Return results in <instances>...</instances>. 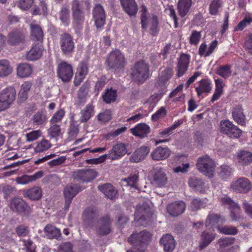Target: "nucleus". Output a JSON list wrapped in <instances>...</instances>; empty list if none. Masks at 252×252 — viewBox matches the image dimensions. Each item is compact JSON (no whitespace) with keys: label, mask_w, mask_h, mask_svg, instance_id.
I'll use <instances>...</instances> for the list:
<instances>
[{"label":"nucleus","mask_w":252,"mask_h":252,"mask_svg":"<svg viewBox=\"0 0 252 252\" xmlns=\"http://www.w3.org/2000/svg\"><path fill=\"white\" fill-rule=\"evenodd\" d=\"M130 76L133 81L144 83L150 76L149 65L144 60L135 63L130 68Z\"/></svg>","instance_id":"nucleus-1"},{"label":"nucleus","mask_w":252,"mask_h":252,"mask_svg":"<svg viewBox=\"0 0 252 252\" xmlns=\"http://www.w3.org/2000/svg\"><path fill=\"white\" fill-rule=\"evenodd\" d=\"M106 63L109 70L118 73L124 68L126 61L124 54L119 50L116 49L109 54Z\"/></svg>","instance_id":"nucleus-2"},{"label":"nucleus","mask_w":252,"mask_h":252,"mask_svg":"<svg viewBox=\"0 0 252 252\" xmlns=\"http://www.w3.org/2000/svg\"><path fill=\"white\" fill-rule=\"evenodd\" d=\"M134 215L135 220H137L138 225L146 226L151 221L153 214L149 205L144 203L137 206Z\"/></svg>","instance_id":"nucleus-3"},{"label":"nucleus","mask_w":252,"mask_h":252,"mask_svg":"<svg viewBox=\"0 0 252 252\" xmlns=\"http://www.w3.org/2000/svg\"><path fill=\"white\" fill-rule=\"evenodd\" d=\"M71 10L73 27L76 31H80L82 28L85 16L78 0H73L72 1Z\"/></svg>","instance_id":"nucleus-4"},{"label":"nucleus","mask_w":252,"mask_h":252,"mask_svg":"<svg viewBox=\"0 0 252 252\" xmlns=\"http://www.w3.org/2000/svg\"><path fill=\"white\" fill-rule=\"evenodd\" d=\"M196 166L198 170L205 175L211 177L215 169V163L207 155L203 156L198 158Z\"/></svg>","instance_id":"nucleus-5"},{"label":"nucleus","mask_w":252,"mask_h":252,"mask_svg":"<svg viewBox=\"0 0 252 252\" xmlns=\"http://www.w3.org/2000/svg\"><path fill=\"white\" fill-rule=\"evenodd\" d=\"M112 220L109 215L106 214L101 217L97 221L95 227L97 235L106 236L109 234L112 230Z\"/></svg>","instance_id":"nucleus-6"},{"label":"nucleus","mask_w":252,"mask_h":252,"mask_svg":"<svg viewBox=\"0 0 252 252\" xmlns=\"http://www.w3.org/2000/svg\"><path fill=\"white\" fill-rule=\"evenodd\" d=\"M97 176L95 170L91 168L78 169L72 172V177L78 181L82 183L90 182L94 180Z\"/></svg>","instance_id":"nucleus-7"},{"label":"nucleus","mask_w":252,"mask_h":252,"mask_svg":"<svg viewBox=\"0 0 252 252\" xmlns=\"http://www.w3.org/2000/svg\"><path fill=\"white\" fill-rule=\"evenodd\" d=\"M11 209L15 213L24 214L28 216L32 212V209L30 205L23 199L15 197L11 200L10 203Z\"/></svg>","instance_id":"nucleus-8"},{"label":"nucleus","mask_w":252,"mask_h":252,"mask_svg":"<svg viewBox=\"0 0 252 252\" xmlns=\"http://www.w3.org/2000/svg\"><path fill=\"white\" fill-rule=\"evenodd\" d=\"M221 132L231 138H239L242 131L232 122L228 120H224L220 122Z\"/></svg>","instance_id":"nucleus-9"},{"label":"nucleus","mask_w":252,"mask_h":252,"mask_svg":"<svg viewBox=\"0 0 252 252\" xmlns=\"http://www.w3.org/2000/svg\"><path fill=\"white\" fill-rule=\"evenodd\" d=\"M151 234L146 230H143L136 234H132L128 239V241L131 244L137 246L143 247L151 240Z\"/></svg>","instance_id":"nucleus-10"},{"label":"nucleus","mask_w":252,"mask_h":252,"mask_svg":"<svg viewBox=\"0 0 252 252\" xmlns=\"http://www.w3.org/2000/svg\"><path fill=\"white\" fill-rule=\"evenodd\" d=\"M57 73L59 77L63 82H68L73 74L72 67L66 62L62 61L58 65Z\"/></svg>","instance_id":"nucleus-11"},{"label":"nucleus","mask_w":252,"mask_h":252,"mask_svg":"<svg viewBox=\"0 0 252 252\" xmlns=\"http://www.w3.org/2000/svg\"><path fill=\"white\" fill-rule=\"evenodd\" d=\"M60 43L63 55H68L73 52L74 43L72 37L69 34L65 33L62 34Z\"/></svg>","instance_id":"nucleus-12"},{"label":"nucleus","mask_w":252,"mask_h":252,"mask_svg":"<svg viewBox=\"0 0 252 252\" xmlns=\"http://www.w3.org/2000/svg\"><path fill=\"white\" fill-rule=\"evenodd\" d=\"M231 188L236 191L246 193L251 189L252 184L248 179L241 177L233 181L231 184Z\"/></svg>","instance_id":"nucleus-13"},{"label":"nucleus","mask_w":252,"mask_h":252,"mask_svg":"<svg viewBox=\"0 0 252 252\" xmlns=\"http://www.w3.org/2000/svg\"><path fill=\"white\" fill-rule=\"evenodd\" d=\"M27 38L26 32L16 30L9 33L8 43L11 45L16 46L25 43Z\"/></svg>","instance_id":"nucleus-14"},{"label":"nucleus","mask_w":252,"mask_h":252,"mask_svg":"<svg viewBox=\"0 0 252 252\" xmlns=\"http://www.w3.org/2000/svg\"><path fill=\"white\" fill-rule=\"evenodd\" d=\"M99 216L98 209L94 206L87 208L83 213V218L85 223L89 227L93 228L94 226V220Z\"/></svg>","instance_id":"nucleus-15"},{"label":"nucleus","mask_w":252,"mask_h":252,"mask_svg":"<svg viewBox=\"0 0 252 252\" xmlns=\"http://www.w3.org/2000/svg\"><path fill=\"white\" fill-rule=\"evenodd\" d=\"M93 17L97 29L102 27L105 23L106 14L102 6L96 4L93 9Z\"/></svg>","instance_id":"nucleus-16"},{"label":"nucleus","mask_w":252,"mask_h":252,"mask_svg":"<svg viewBox=\"0 0 252 252\" xmlns=\"http://www.w3.org/2000/svg\"><path fill=\"white\" fill-rule=\"evenodd\" d=\"M44 47L43 44L34 43L26 54V59L29 61H36L42 56Z\"/></svg>","instance_id":"nucleus-17"},{"label":"nucleus","mask_w":252,"mask_h":252,"mask_svg":"<svg viewBox=\"0 0 252 252\" xmlns=\"http://www.w3.org/2000/svg\"><path fill=\"white\" fill-rule=\"evenodd\" d=\"M186 204L182 201H175L168 204L166 207L167 213L172 217H178L185 211Z\"/></svg>","instance_id":"nucleus-18"},{"label":"nucleus","mask_w":252,"mask_h":252,"mask_svg":"<svg viewBox=\"0 0 252 252\" xmlns=\"http://www.w3.org/2000/svg\"><path fill=\"white\" fill-rule=\"evenodd\" d=\"M190 61V56L186 54H182L178 59L177 65L176 75L178 77L182 76L187 71Z\"/></svg>","instance_id":"nucleus-19"},{"label":"nucleus","mask_w":252,"mask_h":252,"mask_svg":"<svg viewBox=\"0 0 252 252\" xmlns=\"http://www.w3.org/2000/svg\"><path fill=\"white\" fill-rule=\"evenodd\" d=\"M30 29L31 38L34 43L43 44L44 33L41 26L38 24L31 23Z\"/></svg>","instance_id":"nucleus-20"},{"label":"nucleus","mask_w":252,"mask_h":252,"mask_svg":"<svg viewBox=\"0 0 252 252\" xmlns=\"http://www.w3.org/2000/svg\"><path fill=\"white\" fill-rule=\"evenodd\" d=\"M150 152L148 146H142L136 149L129 158L131 162L138 163L143 160Z\"/></svg>","instance_id":"nucleus-21"},{"label":"nucleus","mask_w":252,"mask_h":252,"mask_svg":"<svg viewBox=\"0 0 252 252\" xmlns=\"http://www.w3.org/2000/svg\"><path fill=\"white\" fill-rule=\"evenodd\" d=\"M126 153V149L125 144L118 143L114 145L109 154L108 158L111 160L118 159Z\"/></svg>","instance_id":"nucleus-22"},{"label":"nucleus","mask_w":252,"mask_h":252,"mask_svg":"<svg viewBox=\"0 0 252 252\" xmlns=\"http://www.w3.org/2000/svg\"><path fill=\"white\" fill-rule=\"evenodd\" d=\"M43 175V172L39 171L32 175L24 174L21 176H18L15 178V181L17 184L24 185L41 178Z\"/></svg>","instance_id":"nucleus-23"},{"label":"nucleus","mask_w":252,"mask_h":252,"mask_svg":"<svg viewBox=\"0 0 252 252\" xmlns=\"http://www.w3.org/2000/svg\"><path fill=\"white\" fill-rule=\"evenodd\" d=\"M153 173V182L156 186L162 187L166 184L167 179L161 168L154 169Z\"/></svg>","instance_id":"nucleus-24"},{"label":"nucleus","mask_w":252,"mask_h":252,"mask_svg":"<svg viewBox=\"0 0 252 252\" xmlns=\"http://www.w3.org/2000/svg\"><path fill=\"white\" fill-rule=\"evenodd\" d=\"M160 244L165 252H172L175 247V241L169 234L164 235L160 239Z\"/></svg>","instance_id":"nucleus-25"},{"label":"nucleus","mask_w":252,"mask_h":252,"mask_svg":"<svg viewBox=\"0 0 252 252\" xmlns=\"http://www.w3.org/2000/svg\"><path fill=\"white\" fill-rule=\"evenodd\" d=\"M42 190L38 187H33L29 189L23 191V195L31 200L36 201L39 200L42 196Z\"/></svg>","instance_id":"nucleus-26"},{"label":"nucleus","mask_w":252,"mask_h":252,"mask_svg":"<svg viewBox=\"0 0 252 252\" xmlns=\"http://www.w3.org/2000/svg\"><path fill=\"white\" fill-rule=\"evenodd\" d=\"M171 154V151L167 147H158L152 152L151 156L154 160H160L166 159Z\"/></svg>","instance_id":"nucleus-27"},{"label":"nucleus","mask_w":252,"mask_h":252,"mask_svg":"<svg viewBox=\"0 0 252 252\" xmlns=\"http://www.w3.org/2000/svg\"><path fill=\"white\" fill-rule=\"evenodd\" d=\"M235 239L232 237H224L220 238L218 241L220 245L218 249L219 252H231L233 250L232 245L234 244Z\"/></svg>","instance_id":"nucleus-28"},{"label":"nucleus","mask_w":252,"mask_h":252,"mask_svg":"<svg viewBox=\"0 0 252 252\" xmlns=\"http://www.w3.org/2000/svg\"><path fill=\"white\" fill-rule=\"evenodd\" d=\"M132 134L141 138L146 137L150 132V127L145 123H140L130 129Z\"/></svg>","instance_id":"nucleus-29"},{"label":"nucleus","mask_w":252,"mask_h":252,"mask_svg":"<svg viewBox=\"0 0 252 252\" xmlns=\"http://www.w3.org/2000/svg\"><path fill=\"white\" fill-rule=\"evenodd\" d=\"M125 11L129 16L135 15L138 11V5L135 0H120Z\"/></svg>","instance_id":"nucleus-30"},{"label":"nucleus","mask_w":252,"mask_h":252,"mask_svg":"<svg viewBox=\"0 0 252 252\" xmlns=\"http://www.w3.org/2000/svg\"><path fill=\"white\" fill-rule=\"evenodd\" d=\"M16 92L13 87H8L3 90L0 94V98L10 105L15 99Z\"/></svg>","instance_id":"nucleus-31"},{"label":"nucleus","mask_w":252,"mask_h":252,"mask_svg":"<svg viewBox=\"0 0 252 252\" xmlns=\"http://www.w3.org/2000/svg\"><path fill=\"white\" fill-rule=\"evenodd\" d=\"M98 189L107 198L111 200L115 199L117 194V190L109 183L99 185L98 186Z\"/></svg>","instance_id":"nucleus-32"},{"label":"nucleus","mask_w":252,"mask_h":252,"mask_svg":"<svg viewBox=\"0 0 252 252\" xmlns=\"http://www.w3.org/2000/svg\"><path fill=\"white\" fill-rule=\"evenodd\" d=\"M89 84L87 83H84L80 88L77 93V98L75 104L77 106L84 105L86 101L89 90Z\"/></svg>","instance_id":"nucleus-33"},{"label":"nucleus","mask_w":252,"mask_h":252,"mask_svg":"<svg viewBox=\"0 0 252 252\" xmlns=\"http://www.w3.org/2000/svg\"><path fill=\"white\" fill-rule=\"evenodd\" d=\"M216 234L213 232L203 231L200 237L199 248L202 250L207 247L215 238Z\"/></svg>","instance_id":"nucleus-34"},{"label":"nucleus","mask_w":252,"mask_h":252,"mask_svg":"<svg viewBox=\"0 0 252 252\" xmlns=\"http://www.w3.org/2000/svg\"><path fill=\"white\" fill-rule=\"evenodd\" d=\"M80 191L81 189L78 185L73 184L67 185L63 191L64 198L72 200L75 196Z\"/></svg>","instance_id":"nucleus-35"},{"label":"nucleus","mask_w":252,"mask_h":252,"mask_svg":"<svg viewBox=\"0 0 252 252\" xmlns=\"http://www.w3.org/2000/svg\"><path fill=\"white\" fill-rule=\"evenodd\" d=\"M189 184L191 188L200 193H204L205 191V183L199 178L191 177L189 180Z\"/></svg>","instance_id":"nucleus-36"},{"label":"nucleus","mask_w":252,"mask_h":252,"mask_svg":"<svg viewBox=\"0 0 252 252\" xmlns=\"http://www.w3.org/2000/svg\"><path fill=\"white\" fill-rule=\"evenodd\" d=\"M160 73L158 76V83L159 85H164L172 76L173 69L171 67L160 68Z\"/></svg>","instance_id":"nucleus-37"},{"label":"nucleus","mask_w":252,"mask_h":252,"mask_svg":"<svg viewBox=\"0 0 252 252\" xmlns=\"http://www.w3.org/2000/svg\"><path fill=\"white\" fill-rule=\"evenodd\" d=\"M192 4V0H179L178 2V11L179 15L185 17L189 12Z\"/></svg>","instance_id":"nucleus-38"},{"label":"nucleus","mask_w":252,"mask_h":252,"mask_svg":"<svg viewBox=\"0 0 252 252\" xmlns=\"http://www.w3.org/2000/svg\"><path fill=\"white\" fill-rule=\"evenodd\" d=\"M225 221V218L220 214L212 213L209 214L205 221L206 227L210 225H215L219 222L222 223Z\"/></svg>","instance_id":"nucleus-39"},{"label":"nucleus","mask_w":252,"mask_h":252,"mask_svg":"<svg viewBox=\"0 0 252 252\" xmlns=\"http://www.w3.org/2000/svg\"><path fill=\"white\" fill-rule=\"evenodd\" d=\"M232 116L234 120L238 124L242 126L245 123V116L243 113V110L241 106H236L233 112Z\"/></svg>","instance_id":"nucleus-40"},{"label":"nucleus","mask_w":252,"mask_h":252,"mask_svg":"<svg viewBox=\"0 0 252 252\" xmlns=\"http://www.w3.org/2000/svg\"><path fill=\"white\" fill-rule=\"evenodd\" d=\"M32 72V67L31 65L28 63H21L17 66V75L21 78L29 77Z\"/></svg>","instance_id":"nucleus-41"},{"label":"nucleus","mask_w":252,"mask_h":252,"mask_svg":"<svg viewBox=\"0 0 252 252\" xmlns=\"http://www.w3.org/2000/svg\"><path fill=\"white\" fill-rule=\"evenodd\" d=\"M94 106L92 104H89L81 111L80 122L86 123L88 122L94 114Z\"/></svg>","instance_id":"nucleus-42"},{"label":"nucleus","mask_w":252,"mask_h":252,"mask_svg":"<svg viewBox=\"0 0 252 252\" xmlns=\"http://www.w3.org/2000/svg\"><path fill=\"white\" fill-rule=\"evenodd\" d=\"M44 230L49 239H58L61 237L60 230L52 225H47Z\"/></svg>","instance_id":"nucleus-43"},{"label":"nucleus","mask_w":252,"mask_h":252,"mask_svg":"<svg viewBox=\"0 0 252 252\" xmlns=\"http://www.w3.org/2000/svg\"><path fill=\"white\" fill-rule=\"evenodd\" d=\"M149 26L150 33L156 35L158 32V21L157 16L154 15L151 17H149L147 21V26Z\"/></svg>","instance_id":"nucleus-44"},{"label":"nucleus","mask_w":252,"mask_h":252,"mask_svg":"<svg viewBox=\"0 0 252 252\" xmlns=\"http://www.w3.org/2000/svg\"><path fill=\"white\" fill-rule=\"evenodd\" d=\"M233 172V169L227 164H223L218 168V175L222 180L229 178Z\"/></svg>","instance_id":"nucleus-45"},{"label":"nucleus","mask_w":252,"mask_h":252,"mask_svg":"<svg viewBox=\"0 0 252 252\" xmlns=\"http://www.w3.org/2000/svg\"><path fill=\"white\" fill-rule=\"evenodd\" d=\"M12 72V68L6 60H0V77L8 76Z\"/></svg>","instance_id":"nucleus-46"},{"label":"nucleus","mask_w":252,"mask_h":252,"mask_svg":"<svg viewBox=\"0 0 252 252\" xmlns=\"http://www.w3.org/2000/svg\"><path fill=\"white\" fill-rule=\"evenodd\" d=\"M32 86V83L29 81H26L21 85L20 91L18 94L19 99L21 101H24L27 99L28 94Z\"/></svg>","instance_id":"nucleus-47"},{"label":"nucleus","mask_w":252,"mask_h":252,"mask_svg":"<svg viewBox=\"0 0 252 252\" xmlns=\"http://www.w3.org/2000/svg\"><path fill=\"white\" fill-rule=\"evenodd\" d=\"M32 120L34 125H41L44 124L47 121L45 112L42 110L38 111L33 115Z\"/></svg>","instance_id":"nucleus-48"},{"label":"nucleus","mask_w":252,"mask_h":252,"mask_svg":"<svg viewBox=\"0 0 252 252\" xmlns=\"http://www.w3.org/2000/svg\"><path fill=\"white\" fill-rule=\"evenodd\" d=\"M211 83L206 80H202L200 81L199 87L196 88L195 91L198 96H200L203 93H209L211 90Z\"/></svg>","instance_id":"nucleus-49"},{"label":"nucleus","mask_w":252,"mask_h":252,"mask_svg":"<svg viewBox=\"0 0 252 252\" xmlns=\"http://www.w3.org/2000/svg\"><path fill=\"white\" fill-rule=\"evenodd\" d=\"M216 89L215 92L212 97L211 101L214 102L217 100L221 96L223 92V87L224 84L223 83L221 79H216L215 80Z\"/></svg>","instance_id":"nucleus-50"},{"label":"nucleus","mask_w":252,"mask_h":252,"mask_svg":"<svg viewBox=\"0 0 252 252\" xmlns=\"http://www.w3.org/2000/svg\"><path fill=\"white\" fill-rule=\"evenodd\" d=\"M221 204L227 206L230 210H240V206L229 197L225 196L220 199Z\"/></svg>","instance_id":"nucleus-51"},{"label":"nucleus","mask_w":252,"mask_h":252,"mask_svg":"<svg viewBox=\"0 0 252 252\" xmlns=\"http://www.w3.org/2000/svg\"><path fill=\"white\" fill-rule=\"evenodd\" d=\"M239 162L246 164L252 162V153L247 151L241 152L238 156Z\"/></svg>","instance_id":"nucleus-52"},{"label":"nucleus","mask_w":252,"mask_h":252,"mask_svg":"<svg viewBox=\"0 0 252 252\" xmlns=\"http://www.w3.org/2000/svg\"><path fill=\"white\" fill-rule=\"evenodd\" d=\"M216 73L223 78H227L231 74L230 65L226 64L220 66L217 70Z\"/></svg>","instance_id":"nucleus-53"},{"label":"nucleus","mask_w":252,"mask_h":252,"mask_svg":"<svg viewBox=\"0 0 252 252\" xmlns=\"http://www.w3.org/2000/svg\"><path fill=\"white\" fill-rule=\"evenodd\" d=\"M117 97V92L112 89L107 90L105 94L102 95V98L106 103H110L116 100Z\"/></svg>","instance_id":"nucleus-54"},{"label":"nucleus","mask_w":252,"mask_h":252,"mask_svg":"<svg viewBox=\"0 0 252 252\" xmlns=\"http://www.w3.org/2000/svg\"><path fill=\"white\" fill-rule=\"evenodd\" d=\"M59 18L61 21L66 25H68L70 18V11L69 9L63 6L59 13Z\"/></svg>","instance_id":"nucleus-55"},{"label":"nucleus","mask_w":252,"mask_h":252,"mask_svg":"<svg viewBox=\"0 0 252 252\" xmlns=\"http://www.w3.org/2000/svg\"><path fill=\"white\" fill-rule=\"evenodd\" d=\"M217 228L220 233L226 235H235L238 233V230L236 227L233 226H218Z\"/></svg>","instance_id":"nucleus-56"},{"label":"nucleus","mask_w":252,"mask_h":252,"mask_svg":"<svg viewBox=\"0 0 252 252\" xmlns=\"http://www.w3.org/2000/svg\"><path fill=\"white\" fill-rule=\"evenodd\" d=\"M221 6L220 0H213L209 5V13L212 15H216L218 12V9Z\"/></svg>","instance_id":"nucleus-57"},{"label":"nucleus","mask_w":252,"mask_h":252,"mask_svg":"<svg viewBox=\"0 0 252 252\" xmlns=\"http://www.w3.org/2000/svg\"><path fill=\"white\" fill-rule=\"evenodd\" d=\"M64 110L63 109H60L54 114L50 120V123L52 124H54L60 122L64 117Z\"/></svg>","instance_id":"nucleus-58"},{"label":"nucleus","mask_w":252,"mask_h":252,"mask_svg":"<svg viewBox=\"0 0 252 252\" xmlns=\"http://www.w3.org/2000/svg\"><path fill=\"white\" fill-rule=\"evenodd\" d=\"M51 146V144L48 140L43 139L38 144L35 150L37 152H42L49 149Z\"/></svg>","instance_id":"nucleus-59"},{"label":"nucleus","mask_w":252,"mask_h":252,"mask_svg":"<svg viewBox=\"0 0 252 252\" xmlns=\"http://www.w3.org/2000/svg\"><path fill=\"white\" fill-rule=\"evenodd\" d=\"M252 22V17H246L234 28L235 31H242L246 27Z\"/></svg>","instance_id":"nucleus-60"},{"label":"nucleus","mask_w":252,"mask_h":252,"mask_svg":"<svg viewBox=\"0 0 252 252\" xmlns=\"http://www.w3.org/2000/svg\"><path fill=\"white\" fill-rule=\"evenodd\" d=\"M49 135L51 138H54L58 137L61 133V128L59 125H54L48 130Z\"/></svg>","instance_id":"nucleus-61"},{"label":"nucleus","mask_w":252,"mask_h":252,"mask_svg":"<svg viewBox=\"0 0 252 252\" xmlns=\"http://www.w3.org/2000/svg\"><path fill=\"white\" fill-rule=\"evenodd\" d=\"M15 231L17 234L20 237L26 236L30 232L28 226L24 225L17 226L15 228Z\"/></svg>","instance_id":"nucleus-62"},{"label":"nucleus","mask_w":252,"mask_h":252,"mask_svg":"<svg viewBox=\"0 0 252 252\" xmlns=\"http://www.w3.org/2000/svg\"><path fill=\"white\" fill-rule=\"evenodd\" d=\"M242 207L245 213L252 219V204L246 200L242 203Z\"/></svg>","instance_id":"nucleus-63"},{"label":"nucleus","mask_w":252,"mask_h":252,"mask_svg":"<svg viewBox=\"0 0 252 252\" xmlns=\"http://www.w3.org/2000/svg\"><path fill=\"white\" fill-rule=\"evenodd\" d=\"M73 246L70 242L62 243L59 246L58 252H73Z\"/></svg>","instance_id":"nucleus-64"}]
</instances>
